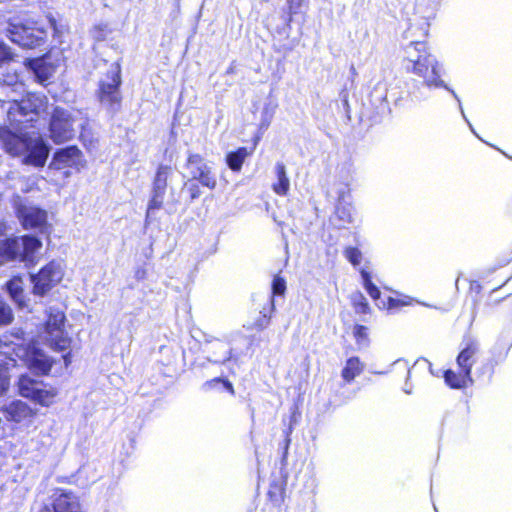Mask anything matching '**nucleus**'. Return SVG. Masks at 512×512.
Segmentation results:
<instances>
[{
  "label": "nucleus",
  "instance_id": "4be33fe9",
  "mask_svg": "<svg viewBox=\"0 0 512 512\" xmlns=\"http://www.w3.org/2000/svg\"><path fill=\"white\" fill-rule=\"evenodd\" d=\"M28 65L37 81L41 84L48 81L54 72L53 67L41 58L29 60Z\"/></svg>",
  "mask_w": 512,
  "mask_h": 512
},
{
  "label": "nucleus",
  "instance_id": "58836bf2",
  "mask_svg": "<svg viewBox=\"0 0 512 512\" xmlns=\"http://www.w3.org/2000/svg\"><path fill=\"white\" fill-rule=\"evenodd\" d=\"M12 59V53L5 44H0V65Z\"/></svg>",
  "mask_w": 512,
  "mask_h": 512
},
{
  "label": "nucleus",
  "instance_id": "b1692460",
  "mask_svg": "<svg viewBox=\"0 0 512 512\" xmlns=\"http://www.w3.org/2000/svg\"><path fill=\"white\" fill-rule=\"evenodd\" d=\"M275 172L277 181L272 185V189L277 195L285 196L290 189V180L285 165L281 162L276 163Z\"/></svg>",
  "mask_w": 512,
  "mask_h": 512
},
{
  "label": "nucleus",
  "instance_id": "3c124183",
  "mask_svg": "<svg viewBox=\"0 0 512 512\" xmlns=\"http://www.w3.org/2000/svg\"><path fill=\"white\" fill-rule=\"evenodd\" d=\"M404 392L407 393V394H410L411 393V390H408V389H404Z\"/></svg>",
  "mask_w": 512,
  "mask_h": 512
},
{
  "label": "nucleus",
  "instance_id": "79ce46f5",
  "mask_svg": "<svg viewBox=\"0 0 512 512\" xmlns=\"http://www.w3.org/2000/svg\"><path fill=\"white\" fill-rule=\"evenodd\" d=\"M48 21H49V24H50V27L52 28V30L54 31V33H57L58 32V28H57V25H56V20L54 17H52L51 15H49L48 17Z\"/></svg>",
  "mask_w": 512,
  "mask_h": 512
},
{
  "label": "nucleus",
  "instance_id": "ddd939ff",
  "mask_svg": "<svg viewBox=\"0 0 512 512\" xmlns=\"http://www.w3.org/2000/svg\"><path fill=\"white\" fill-rule=\"evenodd\" d=\"M187 166L193 179L198 180L203 186L209 189L216 187L217 181L212 173V168L199 154H191L188 157Z\"/></svg>",
  "mask_w": 512,
  "mask_h": 512
},
{
  "label": "nucleus",
  "instance_id": "aec40b11",
  "mask_svg": "<svg viewBox=\"0 0 512 512\" xmlns=\"http://www.w3.org/2000/svg\"><path fill=\"white\" fill-rule=\"evenodd\" d=\"M56 512H80L78 498L71 492L59 493L52 504Z\"/></svg>",
  "mask_w": 512,
  "mask_h": 512
},
{
  "label": "nucleus",
  "instance_id": "f257e3e1",
  "mask_svg": "<svg viewBox=\"0 0 512 512\" xmlns=\"http://www.w3.org/2000/svg\"><path fill=\"white\" fill-rule=\"evenodd\" d=\"M403 66L407 72L423 79V84L428 88H444L449 91L459 104V109L471 131L476 135L471 123L467 120L461 101L456 92L449 88L441 79V65L427 46L425 41H410L404 47Z\"/></svg>",
  "mask_w": 512,
  "mask_h": 512
},
{
  "label": "nucleus",
  "instance_id": "412c9836",
  "mask_svg": "<svg viewBox=\"0 0 512 512\" xmlns=\"http://www.w3.org/2000/svg\"><path fill=\"white\" fill-rule=\"evenodd\" d=\"M444 380L445 383L452 389H462L466 388L468 385L473 383V379L471 375H466L465 372L459 370L455 372L451 369H448L444 372Z\"/></svg>",
  "mask_w": 512,
  "mask_h": 512
},
{
  "label": "nucleus",
  "instance_id": "9d476101",
  "mask_svg": "<svg viewBox=\"0 0 512 512\" xmlns=\"http://www.w3.org/2000/svg\"><path fill=\"white\" fill-rule=\"evenodd\" d=\"M63 276L61 265L54 261L44 266L37 274H31L33 293L38 296L45 295L55 286Z\"/></svg>",
  "mask_w": 512,
  "mask_h": 512
},
{
  "label": "nucleus",
  "instance_id": "1a4fd4ad",
  "mask_svg": "<svg viewBox=\"0 0 512 512\" xmlns=\"http://www.w3.org/2000/svg\"><path fill=\"white\" fill-rule=\"evenodd\" d=\"M49 131L55 144L67 142L76 135L75 119L70 112L56 108L50 120Z\"/></svg>",
  "mask_w": 512,
  "mask_h": 512
},
{
  "label": "nucleus",
  "instance_id": "2eb2a0df",
  "mask_svg": "<svg viewBox=\"0 0 512 512\" xmlns=\"http://www.w3.org/2000/svg\"><path fill=\"white\" fill-rule=\"evenodd\" d=\"M2 412L8 421L23 423L30 422L36 412L22 400H12L0 405Z\"/></svg>",
  "mask_w": 512,
  "mask_h": 512
},
{
  "label": "nucleus",
  "instance_id": "39448f33",
  "mask_svg": "<svg viewBox=\"0 0 512 512\" xmlns=\"http://www.w3.org/2000/svg\"><path fill=\"white\" fill-rule=\"evenodd\" d=\"M46 98L37 93H28L20 101L13 100L7 111L11 123L18 125L33 122L46 109Z\"/></svg>",
  "mask_w": 512,
  "mask_h": 512
},
{
  "label": "nucleus",
  "instance_id": "6e6552de",
  "mask_svg": "<svg viewBox=\"0 0 512 512\" xmlns=\"http://www.w3.org/2000/svg\"><path fill=\"white\" fill-rule=\"evenodd\" d=\"M173 175V169L168 165H160L155 174L151 198L149 200L146 212V222H150L153 218L155 211L163 206L164 197L166 195L168 180Z\"/></svg>",
  "mask_w": 512,
  "mask_h": 512
},
{
  "label": "nucleus",
  "instance_id": "c85d7f7f",
  "mask_svg": "<svg viewBox=\"0 0 512 512\" xmlns=\"http://www.w3.org/2000/svg\"><path fill=\"white\" fill-rule=\"evenodd\" d=\"M355 172L356 168L350 160L343 162L338 167V176L346 186H349L353 182Z\"/></svg>",
  "mask_w": 512,
  "mask_h": 512
},
{
  "label": "nucleus",
  "instance_id": "5701e85b",
  "mask_svg": "<svg viewBox=\"0 0 512 512\" xmlns=\"http://www.w3.org/2000/svg\"><path fill=\"white\" fill-rule=\"evenodd\" d=\"M364 368L365 364L358 357H350L345 362L341 371V377L346 383H351L364 371Z\"/></svg>",
  "mask_w": 512,
  "mask_h": 512
},
{
  "label": "nucleus",
  "instance_id": "a878e982",
  "mask_svg": "<svg viewBox=\"0 0 512 512\" xmlns=\"http://www.w3.org/2000/svg\"><path fill=\"white\" fill-rule=\"evenodd\" d=\"M249 155L246 148L242 147L237 149L234 152H229L226 156V163L228 167L233 171H240L243 165V162Z\"/></svg>",
  "mask_w": 512,
  "mask_h": 512
},
{
  "label": "nucleus",
  "instance_id": "37998d69",
  "mask_svg": "<svg viewBox=\"0 0 512 512\" xmlns=\"http://www.w3.org/2000/svg\"><path fill=\"white\" fill-rule=\"evenodd\" d=\"M40 512H56V510L52 506H45Z\"/></svg>",
  "mask_w": 512,
  "mask_h": 512
},
{
  "label": "nucleus",
  "instance_id": "603ef678",
  "mask_svg": "<svg viewBox=\"0 0 512 512\" xmlns=\"http://www.w3.org/2000/svg\"><path fill=\"white\" fill-rule=\"evenodd\" d=\"M247 341H248V344L251 345L252 339L248 338Z\"/></svg>",
  "mask_w": 512,
  "mask_h": 512
},
{
  "label": "nucleus",
  "instance_id": "4468645a",
  "mask_svg": "<svg viewBox=\"0 0 512 512\" xmlns=\"http://www.w3.org/2000/svg\"><path fill=\"white\" fill-rule=\"evenodd\" d=\"M18 217L25 229L38 228L41 231L47 228V212L36 206L19 205Z\"/></svg>",
  "mask_w": 512,
  "mask_h": 512
},
{
  "label": "nucleus",
  "instance_id": "7c9ffc66",
  "mask_svg": "<svg viewBox=\"0 0 512 512\" xmlns=\"http://www.w3.org/2000/svg\"><path fill=\"white\" fill-rule=\"evenodd\" d=\"M220 386L223 387L224 389L228 390L231 394H234V388H233L232 383L230 381H228L227 379H223L220 377L208 380L205 383H203L202 390L210 391V390L216 389Z\"/></svg>",
  "mask_w": 512,
  "mask_h": 512
},
{
  "label": "nucleus",
  "instance_id": "f704fd0d",
  "mask_svg": "<svg viewBox=\"0 0 512 512\" xmlns=\"http://www.w3.org/2000/svg\"><path fill=\"white\" fill-rule=\"evenodd\" d=\"M288 12L290 15V20L294 15L304 13V8L306 7L304 4V0H287Z\"/></svg>",
  "mask_w": 512,
  "mask_h": 512
},
{
  "label": "nucleus",
  "instance_id": "bb28decb",
  "mask_svg": "<svg viewBox=\"0 0 512 512\" xmlns=\"http://www.w3.org/2000/svg\"><path fill=\"white\" fill-rule=\"evenodd\" d=\"M353 207L351 204H339L335 209V217L339 220V227H345L354 222Z\"/></svg>",
  "mask_w": 512,
  "mask_h": 512
},
{
  "label": "nucleus",
  "instance_id": "393cba45",
  "mask_svg": "<svg viewBox=\"0 0 512 512\" xmlns=\"http://www.w3.org/2000/svg\"><path fill=\"white\" fill-rule=\"evenodd\" d=\"M211 356L208 357L210 362L223 364L232 357V348L221 341H216L211 346Z\"/></svg>",
  "mask_w": 512,
  "mask_h": 512
},
{
  "label": "nucleus",
  "instance_id": "c9c22d12",
  "mask_svg": "<svg viewBox=\"0 0 512 512\" xmlns=\"http://www.w3.org/2000/svg\"><path fill=\"white\" fill-rule=\"evenodd\" d=\"M286 291V281L283 277L276 275L272 282L273 295H283Z\"/></svg>",
  "mask_w": 512,
  "mask_h": 512
},
{
  "label": "nucleus",
  "instance_id": "423d86ee",
  "mask_svg": "<svg viewBox=\"0 0 512 512\" xmlns=\"http://www.w3.org/2000/svg\"><path fill=\"white\" fill-rule=\"evenodd\" d=\"M121 69L118 63H113L106 75V79L99 82L98 98L100 103L109 111L115 113L121 107L120 94Z\"/></svg>",
  "mask_w": 512,
  "mask_h": 512
},
{
  "label": "nucleus",
  "instance_id": "473e14b6",
  "mask_svg": "<svg viewBox=\"0 0 512 512\" xmlns=\"http://www.w3.org/2000/svg\"><path fill=\"white\" fill-rule=\"evenodd\" d=\"M356 343L360 347H367L369 344L368 328L363 325H356L353 330Z\"/></svg>",
  "mask_w": 512,
  "mask_h": 512
},
{
  "label": "nucleus",
  "instance_id": "ea45409f",
  "mask_svg": "<svg viewBox=\"0 0 512 512\" xmlns=\"http://www.w3.org/2000/svg\"><path fill=\"white\" fill-rule=\"evenodd\" d=\"M269 324V319L264 314L254 325L257 329L262 330Z\"/></svg>",
  "mask_w": 512,
  "mask_h": 512
},
{
  "label": "nucleus",
  "instance_id": "f8f14e48",
  "mask_svg": "<svg viewBox=\"0 0 512 512\" xmlns=\"http://www.w3.org/2000/svg\"><path fill=\"white\" fill-rule=\"evenodd\" d=\"M85 160L82 152L77 146H68L58 149L51 160L50 168L61 170L64 168H76L79 170L84 166Z\"/></svg>",
  "mask_w": 512,
  "mask_h": 512
},
{
  "label": "nucleus",
  "instance_id": "a18cd8bd",
  "mask_svg": "<svg viewBox=\"0 0 512 512\" xmlns=\"http://www.w3.org/2000/svg\"><path fill=\"white\" fill-rule=\"evenodd\" d=\"M94 37L97 39V40H102L104 39V36L102 34H94Z\"/></svg>",
  "mask_w": 512,
  "mask_h": 512
},
{
  "label": "nucleus",
  "instance_id": "c756f323",
  "mask_svg": "<svg viewBox=\"0 0 512 512\" xmlns=\"http://www.w3.org/2000/svg\"><path fill=\"white\" fill-rule=\"evenodd\" d=\"M360 275L367 293L370 295L372 299L378 300L380 298L381 292L378 289V287L373 284L370 273L365 269H361Z\"/></svg>",
  "mask_w": 512,
  "mask_h": 512
},
{
  "label": "nucleus",
  "instance_id": "7ed1b4c3",
  "mask_svg": "<svg viewBox=\"0 0 512 512\" xmlns=\"http://www.w3.org/2000/svg\"><path fill=\"white\" fill-rule=\"evenodd\" d=\"M41 241L34 236H22L0 240V265L8 261L33 264L35 253L41 248Z\"/></svg>",
  "mask_w": 512,
  "mask_h": 512
},
{
  "label": "nucleus",
  "instance_id": "20e7f679",
  "mask_svg": "<svg viewBox=\"0 0 512 512\" xmlns=\"http://www.w3.org/2000/svg\"><path fill=\"white\" fill-rule=\"evenodd\" d=\"M4 32L13 43L30 49L41 46L47 37L43 28L36 27L35 23H24L19 18L9 19Z\"/></svg>",
  "mask_w": 512,
  "mask_h": 512
},
{
  "label": "nucleus",
  "instance_id": "72a5a7b5",
  "mask_svg": "<svg viewBox=\"0 0 512 512\" xmlns=\"http://www.w3.org/2000/svg\"><path fill=\"white\" fill-rule=\"evenodd\" d=\"M13 319L11 308L0 297V326L9 324Z\"/></svg>",
  "mask_w": 512,
  "mask_h": 512
},
{
  "label": "nucleus",
  "instance_id": "0eeeda50",
  "mask_svg": "<svg viewBox=\"0 0 512 512\" xmlns=\"http://www.w3.org/2000/svg\"><path fill=\"white\" fill-rule=\"evenodd\" d=\"M65 314L58 308H49L44 325L43 339L54 350L64 351L70 346V338L64 329Z\"/></svg>",
  "mask_w": 512,
  "mask_h": 512
},
{
  "label": "nucleus",
  "instance_id": "c03bdc74",
  "mask_svg": "<svg viewBox=\"0 0 512 512\" xmlns=\"http://www.w3.org/2000/svg\"><path fill=\"white\" fill-rule=\"evenodd\" d=\"M413 29H414V27H413V26H411V27L407 30V32H406V36H405L406 38H408V37H409V35H411V36H413V35H414V33H413Z\"/></svg>",
  "mask_w": 512,
  "mask_h": 512
},
{
  "label": "nucleus",
  "instance_id": "a19ab883",
  "mask_svg": "<svg viewBox=\"0 0 512 512\" xmlns=\"http://www.w3.org/2000/svg\"><path fill=\"white\" fill-rule=\"evenodd\" d=\"M189 191L191 193V198L192 199H196L200 196V190H199V187L195 184L191 185L189 187Z\"/></svg>",
  "mask_w": 512,
  "mask_h": 512
},
{
  "label": "nucleus",
  "instance_id": "4c0bfd02",
  "mask_svg": "<svg viewBox=\"0 0 512 512\" xmlns=\"http://www.w3.org/2000/svg\"><path fill=\"white\" fill-rule=\"evenodd\" d=\"M9 388V375L7 371L0 369V396L4 395Z\"/></svg>",
  "mask_w": 512,
  "mask_h": 512
},
{
  "label": "nucleus",
  "instance_id": "a211bd4d",
  "mask_svg": "<svg viewBox=\"0 0 512 512\" xmlns=\"http://www.w3.org/2000/svg\"><path fill=\"white\" fill-rule=\"evenodd\" d=\"M25 353L26 347L13 342L10 340L9 336H3L0 338V362L8 365L9 363L5 362V360H8L12 362V365L14 366L17 360H21Z\"/></svg>",
  "mask_w": 512,
  "mask_h": 512
},
{
  "label": "nucleus",
  "instance_id": "49530a36",
  "mask_svg": "<svg viewBox=\"0 0 512 512\" xmlns=\"http://www.w3.org/2000/svg\"><path fill=\"white\" fill-rule=\"evenodd\" d=\"M403 363H404L405 368L407 369V379H408L410 377V368L407 367L406 362H403Z\"/></svg>",
  "mask_w": 512,
  "mask_h": 512
},
{
  "label": "nucleus",
  "instance_id": "09e8293b",
  "mask_svg": "<svg viewBox=\"0 0 512 512\" xmlns=\"http://www.w3.org/2000/svg\"><path fill=\"white\" fill-rule=\"evenodd\" d=\"M289 442H290V439H289V438H287V439H286V447H285V449H286V450L288 449Z\"/></svg>",
  "mask_w": 512,
  "mask_h": 512
},
{
  "label": "nucleus",
  "instance_id": "f03ea898",
  "mask_svg": "<svg viewBox=\"0 0 512 512\" xmlns=\"http://www.w3.org/2000/svg\"><path fill=\"white\" fill-rule=\"evenodd\" d=\"M0 142L7 153L23 155L24 164L42 167L47 161L49 146L40 136L19 135L7 127H0Z\"/></svg>",
  "mask_w": 512,
  "mask_h": 512
},
{
  "label": "nucleus",
  "instance_id": "9b49d317",
  "mask_svg": "<svg viewBox=\"0 0 512 512\" xmlns=\"http://www.w3.org/2000/svg\"><path fill=\"white\" fill-rule=\"evenodd\" d=\"M18 389L21 396L29 398L42 406H49L55 397V393L47 389L42 382L27 375H22L19 378Z\"/></svg>",
  "mask_w": 512,
  "mask_h": 512
},
{
  "label": "nucleus",
  "instance_id": "8fccbe9b",
  "mask_svg": "<svg viewBox=\"0 0 512 512\" xmlns=\"http://www.w3.org/2000/svg\"><path fill=\"white\" fill-rule=\"evenodd\" d=\"M402 362H403V361H402V360H400V359H399V360H396V361L394 362V365H398V364H400V363H402Z\"/></svg>",
  "mask_w": 512,
  "mask_h": 512
},
{
  "label": "nucleus",
  "instance_id": "f3484780",
  "mask_svg": "<svg viewBox=\"0 0 512 512\" xmlns=\"http://www.w3.org/2000/svg\"><path fill=\"white\" fill-rule=\"evenodd\" d=\"M479 345L477 341L468 339L456 358L457 367L466 375H471L473 365L476 363Z\"/></svg>",
  "mask_w": 512,
  "mask_h": 512
},
{
  "label": "nucleus",
  "instance_id": "cd10ccee",
  "mask_svg": "<svg viewBox=\"0 0 512 512\" xmlns=\"http://www.w3.org/2000/svg\"><path fill=\"white\" fill-rule=\"evenodd\" d=\"M23 283L21 278L14 277L9 280L6 284L7 291L9 292L11 298L18 303L20 306L23 305Z\"/></svg>",
  "mask_w": 512,
  "mask_h": 512
},
{
  "label": "nucleus",
  "instance_id": "2f4dec72",
  "mask_svg": "<svg viewBox=\"0 0 512 512\" xmlns=\"http://www.w3.org/2000/svg\"><path fill=\"white\" fill-rule=\"evenodd\" d=\"M344 257L354 266L360 265L363 254L359 248L353 246H347L343 251Z\"/></svg>",
  "mask_w": 512,
  "mask_h": 512
},
{
  "label": "nucleus",
  "instance_id": "6ab92c4d",
  "mask_svg": "<svg viewBox=\"0 0 512 512\" xmlns=\"http://www.w3.org/2000/svg\"><path fill=\"white\" fill-rule=\"evenodd\" d=\"M439 7V2L436 0L420 1L416 4L415 10L423 22L420 24L419 36L425 37L428 34V28L430 26V20L434 19L436 12Z\"/></svg>",
  "mask_w": 512,
  "mask_h": 512
},
{
  "label": "nucleus",
  "instance_id": "dca6fc26",
  "mask_svg": "<svg viewBox=\"0 0 512 512\" xmlns=\"http://www.w3.org/2000/svg\"><path fill=\"white\" fill-rule=\"evenodd\" d=\"M21 360L30 370L39 375L48 374L53 364L52 359L35 346L26 347V353Z\"/></svg>",
  "mask_w": 512,
  "mask_h": 512
},
{
  "label": "nucleus",
  "instance_id": "e433bc0d",
  "mask_svg": "<svg viewBox=\"0 0 512 512\" xmlns=\"http://www.w3.org/2000/svg\"><path fill=\"white\" fill-rule=\"evenodd\" d=\"M353 302L357 312L365 314L369 311L368 302L361 293L354 296Z\"/></svg>",
  "mask_w": 512,
  "mask_h": 512
},
{
  "label": "nucleus",
  "instance_id": "de8ad7c7",
  "mask_svg": "<svg viewBox=\"0 0 512 512\" xmlns=\"http://www.w3.org/2000/svg\"><path fill=\"white\" fill-rule=\"evenodd\" d=\"M240 335H242V332H241V331L236 332L235 334H233V335H232L231 341H233V340H234V337H235V336H240Z\"/></svg>",
  "mask_w": 512,
  "mask_h": 512
}]
</instances>
